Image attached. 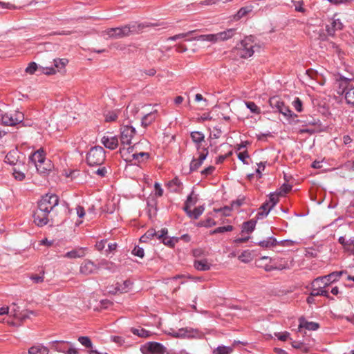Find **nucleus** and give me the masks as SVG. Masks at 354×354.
<instances>
[{"instance_id": "obj_1", "label": "nucleus", "mask_w": 354, "mask_h": 354, "mask_svg": "<svg viewBox=\"0 0 354 354\" xmlns=\"http://www.w3.org/2000/svg\"><path fill=\"white\" fill-rule=\"evenodd\" d=\"M336 81L342 93L345 94L346 103L354 106V80L339 75Z\"/></svg>"}, {"instance_id": "obj_2", "label": "nucleus", "mask_w": 354, "mask_h": 354, "mask_svg": "<svg viewBox=\"0 0 354 354\" xmlns=\"http://www.w3.org/2000/svg\"><path fill=\"white\" fill-rule=\"evenodd\" d=\"M105 160L106 151L101 146L91 147L86 157V162L91 167L101 165Z\"/></svg>"}, {"instance_id": "obj_3", "label": "nucleus", "mask_w": 354, "mask_h": 354, "mask_svg": "<svg viewBox=\"0 0 354 354\" xmlns=\"http://www.w3.org/2000/svg\"><path fill=\"white\" fill-rule=\"evenodd\" d=\"M139 27L140 26L136 27L135 25H126L122 27L109 28L106 32L110 38L119 39L138 32Z\"/></svg>"}, {"instance_id": "obj_4", "label": "nucleus", "mask_w": 354, "mask_h": 354, "mask_svg": "<svg viewBox=\"0 0 354 354\" xmlns=\"http://www.w3.org/2000/svg\"><path fill=\"white\" fill-rule=\"evenodd\" d=\"M59 197L55 194H46L43 196L40 201H38L37 207L45 210L46 212L50 213L54 208L58 205Z\"/></svg>"}, {"instance_id": "obj_5", "label": "nucleus", "mask_w": 354, "mask_h": 354, "mask_svg": "<svg viewBox=\"0 0 354 354\" xmlns=\"http://www.w3.org/2000/svg\"><path fill=\"white\" fill-rule=\"evenodd\" d=\"M344 273H346V271H335L327 275L319 277L313 281L311 286L315 287L318 282L322 281V283L324 284V287H328L331 283L337 281L340 279L341 276Z\"/></svg>"}, {"instance_id": "obj_6", "label": "nucleus", "mask_w": 354, "mask_h": 354, "mask_svg": "<svg viewBox=\"0 0 354 354\" xmlns=\"http://www.w3.org/2000/svg\"><path fill=\"white\" fill-rule=\"evenodd\" d=\"M252 37H247L241 41V46L239 47L241 53L240 56L241 58H248L251 57L254 51L253 50L254 46L252 45Z\"/></svg>"}, {"instance_id": "obj_7", "label": "nucleus", "mask_w": 354, "mask_h": 354, "mask_svg": "<svg viewBox=\"0 0 354 354\" xmlns=\"http://www.w3.org/2000/svg\"><path fill=\"white\" fill-rule=\"evenodd\" d=\"M166 351V347L156 342H150L141 348L143 354H165Z\"/></svg>"}, {"instance_id": "obj_8", "label": "nucleus", "mask_w": 354, "mask_h": 354, "mask_svg": "<svg viewBox=\"0 0 354 354\" xmlns=\"http://www.w3.org/2000/svg\"><path fill=\"white\" fill-rule=\"evenodd\" d=\"M68 60L67 59H54L53 66H40L41 73L50 75H53L56 73L55 68H58V71L64 68L66 65L68 64Z\"/></svg>"}, {"instance_id": "obj_9", "label": "nucleus", "mask_w": 354, "mask_h": 354, "mask_svg": "<svg viewBox=\"0 0 354 354\" xmlns=\"http://www.w3.org/2000/svg\"><path fill=\"white\" fill-rule=\"evenodd\" d=\"M49 214V212H46L45 210L37 207V209L33 213L34 223L39 227L47 225L50 221Z\"/></svg>"}, {"instance_id": "obj_10", "label": "nucleus", "mask_w": 354, "mask_h": 354, "mask_svg": "<svg viewBox=\"0 0 354 354\" xmlns=\"http://www.w3.org/2000/svg\"><path fill=\"white\" fill-rule=\"evenodd\" d=\"M136 134V129L132 126L126 125L121 129L120 142L123 145H129L132 138Z\"/></svg>"}, {"instance_id": "obj_11", "label": "nucleus", "mask_w": 354, "mask_h": 354, "mask_svg": "<svg viewBox=\"0 0 354 354\" xmlns=\"http://www.w3.org/2000/svg\"><path fill=\"white\" fill-rule=\"evenodd\" d=\"M280 194L277 192H272L269 194V199L266 201L269 204L271 203L270 206L266 212H259L257 214V218L260 219L268 216L270 210L277 205L279 202V196Z\"/></svg>"}, {"instance_id": "obj_12", "label": "nucleus", "mask_w": 354, "mask_h": 354, "mask_svg": "<svg viewBox=\"0 0 354 354\" xmlns=\"http://www.w3.org/2000/svg\"><path fill=\"white\" fill-rule=\"evenodd\" d=\"M54 165L50 159L46 158L43 160L41 164H37V171L40 174L44 176L48 175L49 172L53 169Z\"/></svg>"}, {"instance_id": "obj_13", "label": "nucleus", "mask_w": 354, "mask_h": 354, "mask_svg": "<svg viewBox=\"0 0 354 354\" xmlns=\"http://www.w3.org/2000/svg\"><path fill=\"white\" fill-rule=\"evenodd\" d=\"M344 28L339 19H333L330 25L326 26V31L329 36L333 37L336 30H341Z\"/></svg>"}, {"instance_id": "obj_14", "label": "nucleus", "mask_w": 354, "mask_h": 354, "mask_svg": "<svg viewBox=\"0 0 354 354\" xmlns=\"http://www.w3.org/2000/svg\"><path fill=\"white\" fill-rule=\"evenodd\" d=\"M46 158L44 151L42 149H39L30 155L29 161L37 167V164H41Z\"/></svg>"}, {"instance_id": "obj_15", "label": "nucleus", "mask_w": 354, "mask_h": 354, "mask_svg": "<svg viewBox=\"0 0 354 354\" xmlns=\"http://www.w3.org/2000/svg\"><path fill=\"white\" fill-rule=\"evenodd\" d=\"M98 267L91 261H86L80 266L81 273L88 275L97 272Z\"/></svg>"}, {"instance_id": "obj_16", "label": "nucleus", "mask_w": 354, "mask_h": 354, "mask_svg": "<svg viewBox=\"0 0 354 354\" xmlns=\"http://www.w3.org/2000/svg\"><path fill=\"white\" fill-rule=\"evenodd\" d=\"M158 111L154 110L143 115L141 119V125L144 128L152 124L157 118Z\"/></svg>"}, {"instance_id": "obj_17", "label": "nucleus", "mask_w": 354, "mask_h": 354, "mask_svg": "<svg viewBox=\"0 0 354 354\" xmlns=\"http://www.w3.org/2000/svg\"><path fill=\"white\" fill-rule=\"evenodd\" d=\"M101 142L106 148L111 150L116 149L118 146V139L116 136H103Z\"/></svg>"}, {"instance_id": "obj_18", "label": "nucleus", "mask_w": 354, "mask_h": 354, "mask_svg": "<svg viewBox=\"0 0 354 354\" xmlns=\"http://www.w3.org/2000/svg\"><path fill=\"white\" fill-rule=\"evenodd\" d=\"M19 151L17 150H12L9 151L4 158V162L10 165H17L19 163L21 164V161L19 160Z\"/></svg>"}, {"instance_id": "obj_19", "label": "nucleus", "mask_w": 354, "mask_h": 354, "mask_svg": "<svg viewBox=\"0 0 354 354\" xmlns=\"http://www.w3.org/2000/svg\"><path fill=\"white\" fill-rule=\"evenodd\" d=\"M304 328L308 330H316L319 328V324L317 322H308L304 317L299 318V328Z\"/></svg>"}, {"instance_id": "obj_20", "label": "nucleus", "mask_w": 354, "mask_h": 354, "mask_svg": "<svg viewBox=\"0 0 354 354\" xmlns=\"http://www.w3.org/2000/svg\"><path fill=\"white\" fill-rule=\"evenodd\" d=\"M133 284V283L131 280L127 279L124 281L122 283H116L115 289L116 292H120V293L127 292L132 289Z\"/></svg>"}, {"instance_id": "obj_21", "label": "nucleus", "mask_w": 354, "mask_h": 354, "mask_svg": "<svg viewBox=\"0 0 354 354\" xmlns=\"http://www.w3.org/2000/svg\"><path fill=\"white\" fill-rule=\"evenodd\" d=\"M194 268L199 271H207L211 268V264L208 263L207 259L195 260L194 263Z\"/></svg>"}, {"instance_id": "obj_22", "label": "nucleus", "mask_w": 354, "mask_h": 354, "mask_svg": "<svg viewBox=\"0 0 354 354\" xmlns=\"http://www.w3.org/2000/svg\"><path fill=\"white\" fill-rule=\"evenodd\" d=\"M277 243V240L273 236L268 237L266 239L260 241L257 243L258 245L263 248H270L271 247L276 246Z\"/></svg>"}, {"instance_id": "obj_23", "label": "nucleus", "mask_w": 354, "mask_h": 354, "mask_svg": "<svg viewBox=\"0 0 354 354\" xmlns=\"http://www.w3.org/2000/svg\"><path fill=\"white\" fill-rule=\"evenodd\" d=\"M283 103V101H282L279 96H273L269 99V104L273 109H274V112H278Z\"/></svg>"}, {"instance_id": "obj_24", "label": "nucleus", "mask_w": 354, "mask_h": 354, "mask_svg": "<svg viewBox=\"0 0 354 354\" xmlns=\"http://www.w3.org/2000/svg\"><path fill=\"white\" fill-rule=\"evenodd\" d=\"M253 6L249 5L241 8L237 13L234 15V19L235 20H239L240 19L245 17L248 14L250 13L253 10Z\"/></svg>"}, {"instance_id": "obj_25", "label": "nucleus", "mask_w": 354, "mask_h": 354, "mask_svg": "<svg viewBox=\"0 0 354 354\" xmlns=\"http://www.w3.org/2000/svg\"><path fill=\"white\" fill-rule=\"evenodd\" d=\"M257 224V221L251 219L248 221L243 222L242 224L241 232L250 234L252 233L254 229Z\"/></svg>"}, {"instance_id": "obj_26", "label": "nucleus", "mask_w": 354, "mask_h": 354, "mask_svg": "<svg viewBox=\"0 0 354 354\" xmlns=\"http://www.w3.org/2000/svg\"><path fill=\"white\" fill-rule=\"evenodd\" d=\"M48 348L41 345L32 346L28 351V354H48Z\"/></svg>"}, {"instance_id": "obj_27", "label": "nucleus", "mask_w": 354, "mask_h": 354, "mask_svg": "<svg viewBox=\"0 0 354 354\" xmlns=\"http://www.w3.org/2000/svg\"><path fill=\"white\" fill-rule=\"evenodd\" d=\"M192 329H188L187 328H180L178 331H173L170 333V335L174 337L177 338H183L185 337H190L191 332L192 331Z\"/></svg>"}, {"instance_id": "obj_28", "label": "nucleus", "mask_w": 354, "mask_h": 354, "mask_svg": "<svg viewBox=\"0 0 354 354\" xmlns=\"http://www.w3.org/2000/svg\"><path fill=\"white\" fill-rule=\"evenodd\" d=\"M85 254L84 250L83 248L73 250L70 252H66L64 254V257L68 259H76L84 257Z\"/></svg>"}, {"instance_id": "obj_29", "label": "nucleus", "mask_w": 354, "mask_h": 354, "mask_svg": "<svg viewBox=\"0 0 354 354\" xmlns=\"http://www.w3.org/2000/svg\"><path fill=\"white\" fill-rule=\"evenodd\" d=\"M190 137L195 144H201L205 140L204 134L198 131L191 132Z\"/></svg>"}, {"instance_id": "obj_30", "label": "nucleus", "mask_w": 354, "mask_h": 354, "mask_svg": "<svg viewBox=\"0 0 354 354\" xmlns=\"http://www.w3.org/2000/svg\"><path fill=\"white\" fill-rule=\"evenodd\" d=\"M235 32V29L230 28L225 31L218 33V40L225 41L233 37Z\"/></svg>"}, {"instance_id": "obj_31", "label": "nucleus", "mask_w": 354, "mask_h": 354, "mask_svg": "<svg viewBox=\"0 0 354 354\" xmlns=\"http://www.w3.org/2000/svg\"><path fill=\"white\" fill-rule=\"evenodd\" d=\"M0 121L4 125H7V126H15V125L12 115L0 114Z\"/></svg>"}, {"instance_id": "obj_32", "label": "nucleus", "mask_w": 354, "mask_h": 354, "mask_svg": "<svg viewBox=\"0 0 354 354\" xmlns=\"http://www.w3.org/2000/svg\"><path fill=\"white\" fill-rule=\"evenodd\" d=\"M234 230L232 225H226L215 228L214 230L209 232L210 235H214L218 233H225L227 232H231Z\"/></svg>"}, {"instance_id": "obj_33", "label": "nucleus", "mask_w": 354, "mask_h": 354, "mask_svg": "<svg viewBox=\"0 0 354 354\" xmlns=\"http://www.w3.org/2000/svg\"><path fill=\"white\" fill-rule=\"evenodd\" d=\"M238 259L244 263H248L253 259L252 252L249 250H244L238 257Z\"/></svg>"}, {"instance_id": "obj_34", "label": "nucleus", "mask_w": 354, "mask_h": 354, "mask_svg": "<svg viewBox=\"0 0 354 354\" xmlns=\"http://www.w3.org/2000/svg\"><path fill=\"white\" fill-rule=\"evenodd\" d=\"M131 331L133 335L139 336L140 337H148L150 336L151 333L149 330H147L144 328L138 329L135 328H132Z\"/></svg>"}, {"instance_id": "obj_35", "label": "nucleus", "mask_w": 354, "mask_h": 354, "mask_svg": "<svg viewBox=\"0 0 354 354\" xmlns=\"http://www.w3.org/2000/svg\"><path fill=\"white\" fill-rule=\"evenodd\" d=\"M205 207L203 205H200L197 207H195L194 209L191 212L189 217L194 219H198L199 216L203 213Z\"/></svg>"}, {"instance_id": "obj_36", "label": "nucleus", "mask_w": 354, "mask_h": 354, "mask_svg": "<svg viewBox=\"0 0 354 354\" xmlns=\"http://www.w3.org/2000/svg\"><path fill=\"white\" fill-rule=\"evenodd\" d=\"M216 225V221L212 218H207L205 220L199 221L197 224V227H210Z\"/></svg>"}, {"instance_id": "obj_37", "label": "nucleus", "mask_w": 354, "mask_h": 354, "mask_svg": "<svg viewBox=\"0 0 354 354\" xmlns=\"http://www.w3.org/2000/svg\"><path fill=\"white\" fill-rule=\"evenodd\" d=\"M245 106H247V108L248 109H250V111L252 113H255V114L261 113L260 109L257 106V105L254 102L247 101L245 102Z\"/></svg>"}, {"instance_id": "obj_38", "label": "nucleus", "mask_w": 354, "mask_h": 354, "mask_svg": "<svg viewBox=\"0 0 354 354\" xmlns=\"http://www.w3.org/2000/svg\"><path fill=\"white\" fill-rule=\"evenodd\" d=\"M343 248L345 250L354 254V238L346 239Z\"/></svg>"}, {"instance_id": "obj_39", "label": "nucleus", "mask_w": 354, "mask_h": 354, "mask_svg": "<svg viewBox=\"0 0 354 354\" xmlns=\"http://www.w3.org/2000/svg\"><path fill=\"white\" fill-rule=\"evenodd\" d=\"M278 112L283 114L286 117H289V118L292 117V116L297 117V115L293 113L292 111L290 109V108L288 106H286L284 103H283V106H281V108L280 109H279Z\"/></svg>"}, {"instance_id": "obj_40", "label": "nucleus", "mask_w": 354, "mask_h": 354, "mask_svg": "<svg viewBox=\"0 0 354 354\" xmlns=\"http://www.w3.org/2000/svg\"><path fill=\"white\" fill-rule=\"evenodd\" d=\"M80 343L87 348H91L93 346L91 339L87 336H80L78 337Z\"/></svg>"}, {"instance_id": "obj_41", "label": "nucleus", "mask_w": 354, "mask_h": 354, "mask_svg": "<svg viewBox=\"0 0 354 354\" xmlns=\"http://www.w3.org/2000/svg\"><path fill=\"white\" fill-rule=\"evenodd\" d=\"M44 271L42 270L39 274H32L30 279L35 283H39L44 281Z\"/></svg>"}, {"instance_id": "obj_42", "label": "nucleus", "mask_w": 354, "mask_h": 354, "mask_svg": "<svg viewBox=\"0 0 354 354\" xmlns=\"http://www.w3.org/2000/svg\"><path fill=\"white\" fill-rule=\"evenodd\" d=\"M165 245L171 248H174L176 243H178V239H176V237L175 236H173V237H171V238H168L167 236H166L162 241Z\"/></svg>"}, {"instance_id": "obj_43", "label": "nucleus", "mask_w": 354, "mask_h": 354, "mask_svg": "<svg viewBox=\"0 0 354 354\" xmlns=\"http://www.w3.org/2000/svg\"><path fill=\"white\" fill-rule=\"evenodd\" d=\"M51 343L53 344V348L56 351L62 352V353H65V351H64V349L59 345V344L66 343V344H71V343L70 342L58 341V340L53 341Z\"/></svg>"}, {"instance_id": "obj_44", "label": "nucleus", "mask_w": 354, "mask_h": 354, "mask_svg": "<svg viewBox=\"0 0 354 354\" xmlns=\"http://www.w3.org/2000/svg\"><path fill=\"white\" fill-rule=\"evenodd\" d=\"M15 312H17V310L15 309ZM35 313L32 310H26L25 312H21L19 315L15 313V316L18 317L21 320H25L30 317V315H34Z\"/></svg>"}, {"instance_id": "obj_45", "label": "nucleus", "mask_w": 354, "mask_h": 354, "mask_svg": "<svg viewBox=\"0 0 354 354\" xmlns=\"http://www.w3.org/2000/svg\"><path fill=\"white\" fill-rule=\"evenodd\" d=\"M105 121L106 122H114L118 118V114L115 111H108L104 113Z\"/></svg>"}, {"instance_id": "obj_46", "label": "nucleus", "mask_w": 354, "mask_h": 354, "mask_svg": "<svg viewBox=\"0 0 354 354\" xmlns=\"http://www.w3.org/2000/svg\"><path fill=\"white\" fill-rule=\"evenodd\" d=\"M12 174L14 176V178L19 181L24 180L26 177L25 174L23 171H20L19 169H17L16 167H13Z\"/></svg>"}, {"instance_id": "obj_47", "label": "nucleus", "mask_w": 354, "mask_h": 354, "mask_svg": "<svg viewBox=\"0 0 354 354\" xmlns=\"http://www.w3.org/2000/svg\"><path fill=\"white\" fill-rule=\"evenodd\" d=\"M203 162L198 160V159L193 158L189 165V172H192L197 170L201 166Z\"/></svg>"}, {"instance_id": "obj_48", "label": "nucleus", "mask_w": 354, "mask_h": 354, "mask_svg": "<svg viewBox=\"0 0 354 354\" xmlns=\"http://www.w3.org/2000/svg\"><path fill=\"white\" fill-rule=\"evenodd\" d=\"M232 348L230 346H218L216 351L218 354H230L232 352Z\"/></svg>"}, {"instance_id": "obj_49", "label": "nucleus", "mask_w": 354, "mask_h": 354, "mask_svg": "<svg viewBox=\"0 0 354 354\" xmlns=\"http://www.w3.org/2000/svg\"><path fill=\"white\" fill-rule=\"evenodd\" d=\"M12 115H13V120H14L15 125L23 122L24 119V115L22 112L15 111V114Z\"/></svg>"}, {"instance_id": "obj_50", "label": "nucleus", "mask_w": 354, "mask_h": 354, "mask_svg": "<svg viewBox=\"0 0 354 354\" xmlns=\"http://www.w3.org/2000/svg\"><path fill=\"white\" fill-rule=\"evenodd\" d=\"M133 160H138L140 162V158L148 159L149 158V153L147 152H140L133 153L132 156Z\"/></svg>"}, {"instance_id": "obj_51", "label": "nucleus", "mask_w": 354, "mask_h": 354, "mask_svg": "<svg viewBox=\"0 0 354 354\" xmlns=\"http://www.w3.org/2000/svg\"><path fill=\"white\" fill-rule=\"evenodd\" d=\"M299 122L305 123L306 125H313L315 126L319 122V120L315 119L314 118L310 117L306 118V120H298Z\"/></svg>"}, {"instance_id": "obj_52", "label": "nucleus", "mask_w": 354, "mask_h": 354, "mask_svg": "<svg viewBox=\"0 0 354 354\" xmlns=\"http://www.w3.org/2000/svg\"><path fill=\"white\" fill-rule=\"evenodd\" d=\"M292 188V185H290L289 184L283 183L281 186L280 192L278 194H280V196H282V195L286 194L288 193L289 192H290Z\"/></svg>"}, {"instance_id": "obj_53", "label": "nucleus", "mask_w": 354, "mask_h": 354, "mask_svg": "<svg viewBox=\"0 0 354 354\" xmlns=\"http://www.w3.org/2000/svg\"><path fill=\"white\" fill-rule=\"evenodd\" d=\"M132 254L140 258H143L145 255V252L142 248L136 246L134 249L132 250Z\"/></svg>"}, {"instance_id": "obj_54", "label": "nucleus", "mask_w": 354, "mask_h": 354, "mask_svg": "<svg viewBox=\"0 0 354 354\" xmlns=\"http://www.w3.org/2000/svg\"><path fill=\"white\" fill-rule=\"evenodd\" d=\"M249 158V154L248 151H244L243 152H240L238 154V158L245 165H248V162L246 161V159Z\"/></svg>"}, {"instance_id": "obj_55", "label": "nucleus", "mask_w": 354, "mask_h": 354, "mask_svg": "<svg viewBox=\"0 0 354 354\" xmlns=\"http://www.w3.org/2000/svg\"><path fill=\"white\" fill-rule=\"evenodd\" d=\"M295 10L297 12L304 13L306 12V9L304 8V2L303 1H298L295 2Z\"/></svg>"}, {"instance_id": "obj_56", "label": "nucleus", "mask_w": 354, "mask_h": 354, "mask_svg": "<svg viewBox=\"0 0 354 354\" xmlns=\"http://www.w3.org/2000/svg\"><path fill=\"white\" fill-rule=\"evenodd\" d=\"M37 64L35 62H30L26 68V72L29 74H33L37 69Z\"/></svg>"}, {"instance_id": "obj_57", "label": "nucleus", "mask_w": 354, "mask_h": 354, "mask_svg": "<svg viewBox=\"0 0 354 354\" xmlns=\"http://www.w3.org/2000/svg\"><path fill=\"white\" fill-rule=\"evenodd\" d=\"M147 205H148V207H149V213H151V209H153L154 214H156L157 212V207H156L157 201H156V200L154 198H152L151 200H149L147 201Z\"/></svg>"}, {"instance_id": "obj_58", "label": "nucleus", "mask_w": 354, "mask_h": 354, "mask_svg": "<svg viewBox=\"0 0 354 354\" xmlns=\"http://www.w3.org/2000/svg\"><path fill=\"white\" fill-rule=\"evenodd\" d=\"M302 102L299 97H296L292 102L293 106L298 112H301L302 111Z\"/></svg>"}, {"instance_id": "obj_59", "label": "nucleus", "mask_w": 354, "mask_h": 354, "mask_svg": "<svg viewBox=\"0 0 354 354\" xmlns=\"http://www.w3.org/2000/svg\"><path fill=\"white\" fill-rule=\"evenodd\" d=\"M326 287H324V284H323V286H317V289H320V294H321V296H324L329 299H333V297H330L329 295V292L328 290H325Z\"/></svg>"}, {"instance_id": "obj_60", "label": "nucleus", "mask_w": 354, "mask_h": 354, "mask_svg": "<svg viewBox=\"0 0 354 354\" xmlns=\"http://www.w3.org/2000/svg\"><path fill=\"white\" fill-rule=\"evenodd\" d=\"M193 195H194V191H192L191 192V194L187 196V200L185 201L187 204H189L190 205H194L197 202V197L196 196L194 197Z\"/></svg>"}, {"instance_id": "obj_61", "label": "nucleus", "mask_w": 354, "mask_h": 354, "mask_svg": "<svg viewBox=\"0 0 354 354\" xmlns=\"http://www.w3.org/2000/svg\"><path fill=\"white\" fill-rule=\"evenodd\" d=\"M168 234V230L167 228H162L160 233L157 232V235L156 236L158 240H162L167 236V234Z\"/></svg>"}, {"instance_id": "obj_62", "label": "nucleus", "mask_w": 354, "mask_h": 354, "mask_svg": "<svg viewBox=\"0 0 354 354\" xmlns=\"http://www.w3.org/2000/svg\"><path fill=\"white\" fill-rule=\"evenodd\" d=\"M182 185V183L180 182V180L178 179V178L177 177H175L174 178H173L171 180H170L169 183H168V186L169 187H172L173 186H176V187H180V185Z\"/></svg>"}, {"instance_id": "obj_63", "label": "nucleus", "mask_w": 354, "mask_h": 354, "mask_svg": "<svg viewBox=\"0 0 354 354\" xmlns=\"http://www.w3.org/2000/svg\"><path fill=\"white\" fill-rule=\"evenodd\" d=\"M244 200L245 198L243 197L242 198H238L236 201H233L231 203L232 208L241 207L243 204Z\"/></svg>"}, {"instance_id": "obj_64", "label": "nucleus", "mask_w": 354, "mask_h": 354, "mask_svg": "<svg viewBox=\"0 0 354 354\" xmlns=\"http://www.w3.org/2000/svg\"><path fill=\"white\" fill-rule=\"evenodd\" d=\"M145 237L148 238L149 239H153L155 236L157 235L156 231L153 229L150 228L145 232Z\"/></svg>"}]
</instances>
